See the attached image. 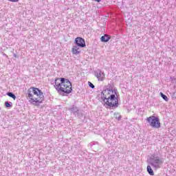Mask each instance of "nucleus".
Returning <instances> with one entry per match:
<instances>
[{
	"label": "nucleus",
	"instance_id": "nucleus-1",
	"mask_svg": "<svg viewBox=\"0 0 176 176\" xmlns=\"http://www.w3.org/2000/svg\"><path fill=\"white\" fill-rule=\"evenodd\" d=\"M101 98L104 102V105H106V108L109 109H116L119 107V98L111 94L107 89H103L101 92Z\"/></svg>",
	"mask_w": 176,
	"mask_h": 176
},
{
	"label": "nucleus",
	"instance_id": "nucleus-2",
	"mask_svg": "<svg viewBox=\"0 0 176 176\" xmlns=\"http://www.w3.org/2000/svg\"><path fill=\"white\" fill-rule=\"evenodd\" d=\"M28 97L29 98V102L33 105H39L42 104L45 100V96L43 92L39 88L30 87L28 90Z\"/></svg>",
	"mask_w": 176,
	"mask_h": 176
},
{
	"label": "nucleus",
	"instance_id": "nucleus-3",
	"mask_svg": "<svg viewBox=\"0 0 176 176\" xmlns=\"http://www.w3.org/2000/svg\"><path fill=\"white\" fill-rule=\"evenodd\" d=\"M164 163V158H163L162 154L159 153H154L149 157L148 164L152 166L155 170H159V168H161Z\"/></svg>",
	"mask_w": 176,
	"mask_h": 176
},
{
	"label": "nucleus",
	"instance_id": "nucleus-4",
	"mask_svg": "<svg viewBox=\"0 0 176 176\" xmlns=\"http://www.w3.org/2000/svg\"><path fill=\"white\" fill-rule=\"evenodd\" d=\"M146 123H148L149 126H151L153 129H160L162 127V123H160V119L159 117L151 116L150 117H147L146 119Z\"/></svg>",
	"mask_w": 176,
	"mask_h": 176
},
{
	"label": "nucleus",
	"instance_id": "nucleus-5",
	"mask_svg": "<svg viewBox=\"0 0 176 176\" xmlns=\"http://www.w3.org/2000/svg\"><path fill=\"white\" fill-rule=\"evenodd\" d=\"M54 87L59 94L63 93V96H65V94H71V93H72V89L70 88L69 89L65 90V89L61 86L60 78H57L55 79Z\"/></svg>",
	"mask_w": 176,
	"mask_h": 176
},
{
	"label": "nucleus",
	"instance_id": "nucleus-6",
	"mask_svg": "<svg viewBox=\"0 0 176 176\" xmlns=\"http://www.w3.org/2000/svg\"><path fill=\"white\" fill-rule=\"evenodd\" d=\"M59 79L61 87L65 89V90H69V89H72V82H71L69 80L65 78H59Z\"/></svg>",
	"mask_w": 176,
	"mask_h": 176
},
{
	"label": "nucleus",
	"instance_id": "nucleus-7",
	"mask_svg": "<svg viewBox=\"0 0 176 176\" xmlns=\"http://www.w3.org/2000/svg\"><path fill=\"white\" fill-rule=\"evenodd\" d=\"M74 43L78 47L83 48L86 46V41H85V38L82 37L76 38L74 40Z\"/></svg>",
	"mask_w": 176,
	"mask_h": 176
},
{
	"label": "nucleus",
	"instance_id": "nucleus-8",
	"mask_svg": "<svg viewBox=\"0 0 176 176\" xmlns=\"http://www.w3.org/2000/svg\"><path fill=\"white\" fill-rule=\"evenodd\" d=\"M94 76L97 78L98 80L102 82L105 79V73L102 72L100 69H98L94 72Z\"/></svg>",
	"mask_w": 176,
	"mask_h": 176
},
{
	"label": "nucleus",
	"instance_id": "nucleus-9",
	"mask_svg": "<svg viewBox=\"0 0 176 176\" xmlns=\"http://www.w3.org/2000/svg\"><path fill=\"white\" fill-rule=\"evenodd\" d=\"M69 111L71 113H73V115L77 116V118H80V113H79V107L75 105H72L70 108H69Z\"/></svg>",
	"mask_w": 176,
	"mask_h": 176
},
{
	"label": "nucleus",
	"instance_id": "nucleus-10",
	"mask_svg": "<svg viewBox=\"0 0 176 176\" xmlns=\"http://www.w3.org/2000/svg\"><path fill=\"white\" fill-rule=\"evenodd\" d=\"M80 47H77L76 45L73 46L72 48V53L75 54V56H78V54H80Z\"/></svg>",
	"mask_w": 176,
	"mask_h": 176
},
{
	"label": "nucleus",
	"instance_id": "nucleus-11",
	"mask_svg": "<svg viewBox=\"0 0 176 176\" xmlns=\"http://www.w3.org/2000/svg\"><path fill=\"white\" fill-rule=\"evenodd\" d=\"M111 36L108 34H104V36H102L100 38L101 42H104V43H107V42H109V39H111Z\"/></svg>",
	"mask_w": 176,
	"mask_h": 176
},
{
	"label": "nucleus",
	"instance_id": "nucleus-12",
	"mask_svg": "<svg viewBox=\"0 0 176 176\" xmlns=\"http://www.w3.org/2000/svg\"><path fill=\"white\" fill-rule=\"evenodd\" d=\"M104 90L109 91L111 93H113V85L108 84L105 86Z\"/></svg>",
	"mask_w": 176,
	"mask_h": 176
},
{
	"label": "nucleus",
	"instance_id": "nucleus-13",
	"mask_svg": "<svg viewBox=\"0 0 176 176\" xmlns=\"http://www.w3.org/2000/svg\"><path fill=\"white\" fill-rule=\"evenodd\" d=\"M147 173L149 175H155V172H153V169L151 167V165L147 166Z\"/></svg>",
	"mask_w": 176,
	"mask_h": 176
},
{
	"label": "nucleus",
	"instance_id": "nucleus-14",
	"mask_svg": "<svg viewBox=\"0 0 176 176\" xmlns=\"http://www.w3.org/2000/svg\"><path fill=\"white\" fill-rule=\"evenodd\" d=\"M6 94L8 96V97L13 98L14 100H16V95L13 94V92H7Z\"/></svg>",
	"mask_w": 176,
	"mask_h": 176
},
{
	"label": "nucleus",
	"instance_id": "nucleus-15",
	"mask_svg": "<svg viewBox=\"0 0 176 176\" xmlns=\"http://www.w3.org/2000/svg\"><path fill=\"white\" fill-rule=\"evenodd\" d=\"M5 105L6 108H12V107H13V103H12V102L6 101Z\"/></svg>",
	"mask_w": 176,
	"mask_h": 176
},
{
	"label": "nucleus",
	"instance_id": "nucleus-16",
	"mask_svg": "<svg viewBox=\"0 0 176 176\" xmlns=\"http://www.w3.org/2000/svg\"><path fill=\"white\" fill-rule=\"evenodd\" d=\"M114 118L115 119H117V120H122V116L119 114V113H114Z\"/></svg>",
	"mask_w": 176,
	"mask_h": 176
},
{
	"label": "nucleus",
	"instance_id": "nucleus-17",
	"mask_svg": "<svg viewBox=\"0 0 176 176\" xmlns=\"http://www.w3.org/2000/svg\"><path fill=\"white\" fill-rule=\"evenodd\" d=\"M160 96L162 97V98H163V100H164V101H168V98L167 97V96L164 95V94H163V92H160Z\"/></svg>",
	"mask_w": 176,
	"mask_h": 176
},
{
	"label": "nucleus",
	"instance_id": "nucleus-18",
	"mask_svg": "<svg viewBox=\"0 0 176 176\" xmlns=\"http://www.w3.org/2000/svg\"><path fill=\"white\" fill-rule=\"evenodd\" d=\"M88 86L91 87V89H94V87H96V86H94L90 81L88 82Z\"/></svg>",
	"mask_w": 176,
	"mask_h": 176
},
{
	"label": "nucleus",
	"instance_id": "nucleus-19",
	"mask_svg": "<svg viewBox=\"0 0 176 176\" xmlns=\"http://www.w3.org/2000/svg\"><path fill=\"white\" fill-rule=\"evenodd\" d=\"M111 93V94H115V96H118V89H116V88H113V92Z\"/></svg>",
	"mask_w": 176,
	"mask_h": 176
},
{
	"label": "nucleus",
	"instance_id": "nucleus-20",
	"mask_svg": "<svg viewBox=\"0 0 176 176\" xmlns=\"http://www.w3.org/2000/svg\"><path fill=\"white\" fill-rule=\"evenodd\" d=\"M172 83H176V78L175 77H171L170 78Z\"/></svg>",
	"mask_w": 176,
	"mask_h": 176
},
{
	"label": "nucleus",
	"instance_id": "nucleus-21",
	"mask_svg": "<svg viewBox=\"0 0 176 176\" xmlns=\"http://www.w3.org/2000/svg\"><path fill=\"white\" fill-rule=\"evenodd\" d=\"M96 2H101V0H95Z\"/></svg>",
	"mask_w": 176,
	"mask_h": 176
},
{
	"label": "nucleus",
	"instance_id": "nucleus-22",
	"mask_svg": "<svg viewBox=\"0 0 176 176\" xmlns=\"http://www.w3.org/2000/svg\"><path fill=\"white\" fill-rule=\"evenodd\" d=\"M14 57H17V55L16 54H14Z\"/></svg>",
	"mask_w": 176,
	"mask_h": 176
},
{
	"label": "nucleus",
	"instance_id": "nucleus-23",
	"mask_svg": "<svg viewBox=\"0 0 176 176\" xmlns=\"http://www.w3.org/2000/svg\"><path fill=\"white\" fill-rule=\"evenodd\" d=\"M4 56H6V54H4Z\"/></svg>",
	"mask_w": 176,
	"mask_h": 176
}]
</instances>
